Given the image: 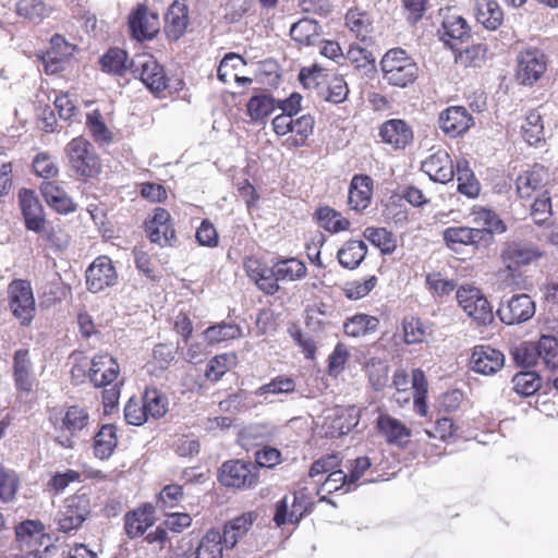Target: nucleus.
Instances as JSON below:
<instances>
[{
    "label": "nucleus",
    "mask_w": 558,
    "mask_h": 558,
    "mask_svg": "<svg viewBox=\"0 0 558 558\" xmlns=\"http://www.w3.org/2000/svg\"><path fill=\"white\" fill-rule=\"evenodd\" d=\"M539 256L537 250L526 243L522 242H512L509 243L502 251L501 257L506 267L507 278L520 277L518 274L519 269L522 266H526L535 260Z\"/></svg>",
    "instance_id": "obj_13"
},
{
    "label": "nucleus",
    "mask_w": 558,
    "mask_h": 558,
    "mask_svg": "<svg viewBox=\"0 0 558 558\" xmlns=\"http://www.w3.org/2000/svg\"><path fill=\"white\" fill-rule=\"evenodd\" d=\"M380 66L384 80L392 86L404 88L415 82L418 66L415 61L401 48L388 50Z\"/></svg>",
    "instance_id": "obj_1"
},
{
    "label": "nucleus",
    "mask_w": 558,
    "mask_h": 558,
    "mask_svg": "<svg viewBox=\"0 0 558 558\" xmlns=\"http://www.w3.org/2000/svg\"><path fill=\"white\" fill-rule=\"evenodd\" d=\"M290 505L291 517L295 524H298L305 514L312 511L313 506L311 498L303 490L293 494Z\"/></svg>",
    "instance_id": "obj_62"
},
{
    "label": "nucleus",
    "mask_w": 558,
    "mask_h": 558,
    "mask_svg": "<svg viewBox=\"0 0 558 558\" xmlns=\"http://www.w3.org/2000/svg\"><path fill=\"white\" fill-rule=\"evenodd\" d=\"M533 351L537 354L538 363L546 369H558V340L555 337L542 336Z\"/></svg>",
    "instance_id": "obj_38"
},
{
    "label": "nucleus",
    "mask_w": 558,
    "mask_h": 558,
    "mask_svg": "<svg viewBox=\"0 0 558 558\" xmlns=\"http://www.w3.org/2000/svg\"><path fill=\"white\" fill-rule=\"evenodd\" d=\"M364 236L374 246L378 247L383 254H391L396 250V240L392 233L385 228H366Z\"/></svg>",
    "instance_id": "obj_54"
},
{
    "label": "nucleus",
    "mask_w": 558,
    "mask_h": 558,
    "mask_svg": "<svg viewBox=\"0 0 558 558\" xmlns=\"http://www.w3.org/2000/svg\"><path fill=\"white\" fill-rule=\"evenodd\" d=\"M290 35L300 45L312 46L319 39V25L312 19H301L292 24Z\"/></svg>",
    "instance_id": "obj_40"
},
{
    "label": "nucleus",
    "mask_w": 558,
    "mask_h": 558,
    "mask_svg": "<svg viewBox=\"0 0 558 558\" xmlns=\"http://www.w3.org/2000/svg\"><path fill=\"white\" fill-rule=\"evenodd\" d=\"M189 25L187 5L180 0L173 1L165 17V33L173 41L180 39L186 32Z\"/></svg>",
    "instance_id": "obj_26"
},
{
    "label": "nucleus",
    "mask_w": 558,
    "mask_h": 558,
    "mask_svg": "<svg viewBox=\"0 0 558 558\" xmlns=\"http://www.w3.org/2000/svg\"><path fill=\"white\" fill-rule=\"evenodd\" d=\"M314 125L315 120L308 113L294 117L291 125L293 130L290 132L294 135L287 140V144L292 147L303 146L307 137L313 133Z\"/></svg>",
    "instance_id": "obj_44"
},
{
    "label": "nucleus",
    "mask_w": 558,
    "mask_h": 558,
    "mask_svg": "<svg viewBox=\"0 0 558 558\" xmlns=\"http://www.w3.org/2000/svg\"><path fill=\"white\" fill-rule=\"evenodd\" d=\"M53 427L57 432H66L56 437V442L63 448H73V437L83 432L89 424V414L86 409L78 405H72L66 409L64 414L58 418H51Z\"/></svg>",
    "instance_id": "obj_5"
},
{
    "label": "nucleus",
    "mask_w": 558,
    "mask_h": 558,
    "mask_svg": "<svg viewBox=\"0 0 558 558\" xmlns=\"http://www.w3.org/2000/svg\"><path fill=\"white\" fill-rule=\"evenodd\" d=\"M470 365L473 372L490 376L499 372L505 365V355L490 345H476L473 349Z\"/></svg>",
    "instance_id": "obj_15"
},
{
    "label": "nucleus",
    "mask_w": 558,
    "mask_h": 558,
    "mask_svg": "<svg viewBox=\"0 0 558 558\" xmlns=\"http://www.w3.org/2000/svg\"><path fill=\"white\" fill-rule=\"evenodd\" d=\"M130 72L140 77L153 93H160L167 88L163 68L149 53H140L130 60Z\"/></svg>",
    "instance_id": "obj_6"
},
{
    "label": "nucleus",
    "mask_w": 558,
    "mask_h": 558,
    "mask_svg": "<svg viewBox=\"0 0 558 558\" xmlns=\"http://www.w3.org/2000/svg\"><path fill=\"white\" fill-rule=\"evenodd\" d=\"M120 374L118 362L109 354H97L93 357L88 378L95 387L112 385Z\"/></svg>",
    "instance_id": "obj_19"
},
{
    "label": "nucleus",
    "mask_w": 558,
    "mask_h": 558,
    "mask_svg": "<svg viewBox=\"0 0 558 558\" xmlns=\"http://www.w3.org/2000/svg\"><path fill=\"white\" fill-rule=\"evenodd\" d=\"M377 425L380 433L390 444H407L411 436L410 429L404 424L389 415H380L377 420Z\"/></svg>",
    "instance_id": "obj_34"
},
{
    "label": "nucleus",
    "mask_w": 558,
    "mask_h": 558,
    "mask_svg": "<svg viewBox=\"0 0 558 558\" xmlns=\"http://www.w3.org/2000/svg\"><path fill=\"white\" fill-rule=\"evenodd\" d=\"M379 320L367 314H356L347 319L343 330L347 336L361 337L377 329Z\"/></svg>",
    "instance_id": "obj_43"
},
{
    "label": "nucleus",
    "mask_w": 558,
    "mask_h": 558,
    "mask_svg": "<svg viewBox=\"0 0 558 558\" xmlns=\"http://www.w3.org/2000/svg\"><path fill=\"white\" fill-rule=\"evenodd\" d=\"M245 60L236 53H227L219 63L217 76L222 83H228L231 76L236 74L240 68L245 65Z\"/></svg>",
    "instance_id": "obj_55"
},
{
    "label": "nucleus",
    "mask_w": 558,
    "mask_h": 558,
    "mask_svg": "<svg viewBox=\"0 0 558 558\" xmlns=\"http://www.w3.org/2000/svg\"><path fill=\"white\" fill-rule=\"evenodd\" d=\"M373 180L368 175H354L349 189L348 202L352 209H365L372 199Z\"/></svg>",
    "instance_id": "obj_30"
},
{
    "label": "nucleus",
    "mask_w": 558,
    "mask_h": 558,
    "mask_svg": "<svg viewBox=\"0 0 558 558\" xmlns=\"http://www.w3.org/2000/svg\"><path fill=\"white\" fill-rule=\"evenodd\" d=\"M117 445V427L112 424H106L94 437V453L101 460L108 459L112 456Z\"/></svg>",
    "instance_id": "obj_37"
},
{
    "label": "nucleus",
    "mask_w": 558,
    "mask_h": 558,
    "mask_svg": "<svg viewBox=\"0 0 558 558\" xmlns=\"http://www.w3.org/2000/svg\"><path fill=\"white\" fill-rule=\"evenodd\" d=\"M225 549L221 532L217 529H210L201 538L195 550V557L222 558Z\"/></svg>",
    "instance_id": "obj_36"
},
{
    "label": "nucleus",
    "mask_w": 558,
    "mask_h": 558,
    "mask_svg": "<svg viewBox=\"0 0 558 558\" xmlns=\"http://www.w3.org/2000/svg\"><path fill=\"white\" fill-rule=\"evenodd\" d=\"M100 65L102 71L110 74L121 75L126 71H130L128 53L120 48L109 49L108 52L100 59Z\"/></svg>",
    "instance_id": "obj_45"
},
{
    "label": "nucleus",
    "mask_w": 558,
    "mask_h": 558,
    "mask_svg": "<svg viewBox=\"0 0 558 558\" xmlns=\"http://www.w3.org/2000/svg\"><path fill=\"white\" fill-rule=\"evenodd\" d=\"M243 267L246 276L255 282L257 288L268 295H274L279 291V284L274 278L272 268L256 257H247Z\"/></svg>",
    "instance_id": "obj_21"
},
{
    "label": "nucleus",
    "mask_w": 558,
    "mask_h": 558,
    "mask_svg": "<svg viewBox=\"0 0 558 558\" xmlns=\"http://www.w3.org/2000/svg\"><path fill=\"white\" fill-rule=\"evenodd\" d=\"M9 306L21 325L28 326L35 316L36 305L31 282L13 280L8 287Z\"/></svg>",
    "instance_id": "obj_4"
},
{
    "label": "nucleus",
    "mask_w": 558,
    "mask_h": 558,
    "mask_svg": "<svg viewBox=\"0 0 558 558\" xmlns=\"http://www.w3.org/2000/svg\"><path fill=\"white\" fill-rule=\"evenodd\" d=\"M155 522L154 507L146 504L124 515L125 533L131 538L142 536Z\"/></svg>",
    "instance_id": "obj_28"
},
{
    "label": "nucleus",
    "mask_w": 558,
    "mask_h": 558,
    "mask_svg": "<svg viewBox=\"0 0 558 558\" xmlns=\"http://www.w3.org/2000/svg\"><path fill=\"white\" fill-rule=\"evenodd\" d=\"M367 246L361 240L347 241L338 251L337 258L340 265L348 269H355L365 258Z\"/></svg>",
    "instance_id": "obj_35"
},
{
    "label": "nucleus",
    "mask_w": 558,
    "mask_h": 558,
    "mask_svg": "<svg viewBox=\"0 0 558 558\" xmlns=\"http://www.w3.org/2000/svg\"><path fill=\"white\" fill-rule=\"evenodd\" d=\"M345 24L350 31L356 35V37H360L363 40L366 38L368 21L364 13L356 10H350L345 14Z\"/></svg>",
    "instance_id": "obj_64"
},
{
    "label": "nucleus",
    "mask_w": 558,
    "mask_h": 558,
    "mask_svg": "<svg viewBox=\"0 0 558 558\" xmlns=\"http://www.w3.org/2000/svg\"><path fill=\"white\" fill-rule=\"evenodd\" d=\"M474 216L475 221L483 225L481 229L489 230L493 236L495 232L501 233L506 230L504 222L490 209L481 208L474 213Z\"/></svg>",
    "instance_id": "obj_59"
},
{
    "label": "nucleus",
    "mask_w": 558,
    "mask_h": 558,
    "mask_svg": "<svg viewBox=\"0 0 558 558\" xmlns=\"http://www.w3.org/2000/svg\"><path fill=\"white\" fill-rule=\"evenodd\" d=\"M421 169L428 178L438 183H448L454 177V166L450 155L438 149L422 161Z\"/></svg>",
    "instance_id": "obj_16"
},
{
    "label": "nucleus",
    "mask_w": 558,
    "mask_h": 558,
    "mask_svg": "<svg viewBox=\"0 0 558 558\" xmlns=\"http://www.w3.org/2000/svg\"><path fill=\"white\" fill-rule=\"evenodd\" d=\"M438 123L445 134L457 137L465 133L474 121L465 107L451 106L439 114Z\"/></svg>",
    "instance_id": "obj_18"
},
{
    "label": "nucleus",
    "mask_w": 558,
    "mask_h": 558,
    "mask_svg": "<svg viewBox=\"0 0 558 558\" xmlns=\"http://www.w3.org/2000/svg\"><path fill=\"white\" fill-rule=\"evenodd\" d=\"M341 459L338 454H328L316 460L308 472L310 477L315 478L318 475L330 473L340 468Z\"/></svg>",
    "instance_id": "obj_63"
},
{
    "label": "nucleus",
    "mask_w": 558,
    "mask_h": 558,
    "mask_svg": "<svg viewBox=\"0 0 558 558\" xmlns=\"http://www.w3.org/2000/svg\"><path fill=\"white\" fill-rule=\"evenodd\" d=\"M158 16L140 4L129 16V27L133 38L138 41L151 39L158 32Z\"/></svg>",
    "instance_id": "obj_20"
},
{
    "label": "nucleus",
    "mask_w": 558,
    "mask_h": 558,
    "mask_svg": "<svg viewBox=\"0 0 558 558\" xmlns=\"http://www.w3.org/2000/svg\"><path fill=\"white\" fill-rule=\"evenodd\" d=\"M89 511V500L86 495H76L68 498L58 514L59 530L64 533L77 530L86 520Z\"/></svg>",
    "instance_id": "obj_10"
},
{
    "label": "nucleus",
    "mask_w": 558,
    "mask_h": 558,
    "mask_svg": "<svg viewBox=\"0 0 558 558\" xmlns=\"http://www.w3.org/2000/svg\"><path fill=\"white\" fill-rule=\"evenodd\" d=\"M442 235L447 246L456 252L462 246H472L475 250L486 248L494 240L489 230L469 227H449L445 229Z\"/></svg>",
    "instance_id": "obj_7"
},
{
    "label": "nucleus",
    "mask_w": 558,
    "mask_h": 558,
    "mask_svg": "<svg viewBox=\"0 0 558 558\" xmlns=\"http://www.w3.org/2000/svg\"><path fill=\"white\" fill-rule=\"evenodd\" d=\"M404 341L408 344L420 343L424 341L426 337V330L424 324L420 318L405 317L402 323Z\"/></svg>",
    "instance_id": "obj_58"
},
{
    "label": "nucleus",
    "mask_w": 558,
    "mask_h": 558,
    "mask_svg": "<svg viewBox=\"0 0 558 558\" xmlns=\"http://www.w3.org/2000/svg\"><path fill=\"white\" fill-rule=\"evenodd\" d=\"M142 400L148 417L159 418L168 411V399L166 395L156 388L146 389Z\"/></svg>",
    "instance_id": "obj_51"
},
{
    "label": "nucleus",
    "mask_w": 558,
    "mask_h": 558,
    "mask_svg": "<svg viewBox=\"0 0 558 558\" xmlns=\"http://www.w3.org/2000/svg\"><path fill=\"white\" fill-rule=\"evenodd\" d=\"M295 388V384L293 379L289 377H277L272 379L270 383L263 385L259 387L255 395L258 397L265 396L267 393L279 395V393H289L292 392Z\"/></svg>",
    "instance_id": "obj_61"
},
{
    "label": "nucleus",
    "mask_w": 558,
    "mask_h": 558,
    "mask_svg": "<svg viewBox=\"0 0 558 558\" xmlns=\"http://www.w3.org/2000/svg\"><path fill=\"white\" fill-rule=\"evenodd\" d=\"M241 336L242 330L238 325L225 322L214 326H209L204 331L205 340L209 344H216L222 341L236 339L240 338Z\"/></svg>",
    "instance_id": "obj_48"
},
{
    "label": "nucleus",
    "mask_w": 558,
    "mask_h": 558,
    "mask_svg": "<svg viewBox=\"0 0 558 558\" xmlns=\"http://www.w3.org/2000/svg\"><path fill=\"white\" fill-rule=\"evenodd\" d=\"M411 389L396 390L392 400L399 405L408 404L413 398V407L415 413L421 416H427L428 407L426 404V395L428 391V384L425 374L420 368L412 372Z\"/></svg>",
    "instance_id": "obj_9"
},
{
    "label": "nucleus",
    "mask_w": 558,
    "mask_h": 558,
    "mask_svg": "<svg viewBox=\"0 0 558 558\" xmlns=\"http://www.w3.org/2000/svg\"><path fill=\"white\" fill-rule=\"evenodd\" d=\"M549 180L547 169L534 166L531 170L521 173L517 180V192L521 198H531L534 192L541 190Z\"/></svg>",
    "instance_id": "obj_29"
},
{
    "label": "nucleus",
    "mask_w": 558,
    "mask_h": 558,
    "mask_svg": "<svg viewBox=\"0 0 558 558\" xmlns=\"http://www.w3.org/2000/svg\"><path fill=\"white\" fill-rule=\"evenodd\" d=\"M19 480L13 471L0 465V500L10 502L14 499Z\"/></svg>",
    "instance_id": "obj_56"
},
{
    "label": "nucleus",
    "mask_w": 558,
    "mask_h": 558,
    "mask_svg": "<svg viewBox=\"0 0 558 558\" xmlns=\"http://www.w3.org/2000/svg\"><path fill=\"white\" fill-rule=\"evenodd\" d=\"M274 110L275 100L267 94L255 95L246 104V112L255 123H265Z\"/></svg>",
    "instance_id": "obj_41"
},
{
    "label": "nucleus",
    "mask_w": 558,
    "mask_h": 558,
    "mask_svg": "<svg viewBox=\"0 0 558 558\" xmlns=\"http://www.w3.org/2000/svg\"><path fill=\"white\" fill-rule=\"evenodd\" d=\"M272 270L276 283L279 280L295 281L306 276L305 264L296 258L281 259L274 265Z\"/></svg>",
    "instance_id": "obj_42"
},
{
    "label": "nucleus",
    "mask_w": 558,
    "mask_h": 558,
    "mask_svg": "<svg viewBox=\"0 0 558 558\" xmlns=\"http://www.w3.org/2000/svg\"><path fill=\"white\" fill-rule=\"evenodd\" d=\"M16 12L34 24L40 23L50 14V10L43 0H20L16 3Z\"/></svg>",
    "instance_id": "obj_52"
},
{
    "label": "nucleus",
    "mask_w": 558,
    "mask_h": 558,
    "mask_svg": "<svg viewBox=\"0 0 558 558\" xmlns=\"http://www.w3.org/2000/svg\"><path fill=\"white\" fill-rule=\"evenodd\" d=\"M146 232L151 242L161 246L171 245L175 235L169 211L156 208L151 219L146 222Z\"/></svg>",
    "instance_id": "obj_22"
},
{
    "label": "nucleus",
    "mask_w": 558,
    "mask_h": 558,
    "mask_svg": "<svg viewBox=\"0 0 558 558\" xmlns=\"http://www.w3.org/2000/svg\"><path fill=\"white\" fill-rule=\"evenodd\" d=\"M535 314V304L527 294L513 295L497 310L500 320L507 325L521 324Z\"/></svg>",
    "instance_id": "obj_14"
},
{
    "label": "nucleus",
    "mask_w": 558,
    "mask_h": 558,
    "mask_svg": "<svg viewBox=\"0 0 558 558\" xmlns=\"http://www.w3.org/2000/svg\"><path fill=\"white\" fill-rule=\"evenodd\" d=\"M13 376L17 389L29 392L35 384V376L32 363L28 359V351L17 350L13 357Z\"/></svg>",
    "instance_id": "obj_31"
},
{
    "label": "nucleus",
    "mask_w": 558,
    "mask_h": 558,
    "mask_svg": "<svg viewBox=\"0 0 558 558\" xmlns=\"http://www.w3.org/2000/svg\"><path fill=\"white\" fill-rule=\"evenodd\" d=\"M454 175H457L459 193L468 196L469 198H475L478 196L481 191L480 183L473 171L469 168L466 160H460L457 162Z\"/></svg>",
    "instance_id": "obj_39"
},
{
    "label": "nucleus",
    "mask_w": 558,
    "mask_h": 558,
    "mask_svg": "<svg viewBox=\"0 0 558 558\" xmlns=\"http://www.w3.org/2000/svg\"><path fill=\"white\" fill-rule=\"evenodd\" d=\"M86 128L95 142L108 144L112 141V133L106 125L98 109H94L87 113Z\"/></svg>",
    "instance_id": "obj_50"
},
{
    "label": "nucleus",
    "mask_w": 558,
    "mask_h": 558,
    "mask_svg": "<svg viewBox=\"0 0 558 558\" xmlns=\"http://www.w3.org/2000/svg\"><path fill=\"white\" fill-rule=\"evenodd\" d=\"M117 281V270L108 256L97 257L86 270V286L88 291L93 293L112 287Z\"/></svg>",
    "instance_id": "obj_11"
},
{
    "label": "nucleus",
    "mask_w": 558,
    "mask_h": 558,
    "mask_svg": "<svg viewBox=\"0 0 558 558\" xmlns=\"http://www.w3.org/2000/svg\"><path fill=\"white\" fill-rule=\"evenodd\" d=\"M442 41L454 49L458 43L470 37V26L464 17L448 10L442 17Z\"/></svg>",
    "instance_id": "obj_23"
},
{
    "label": "nucleus",
    "mask_w": 558,
    "mask_h": 558,
    "mask_svg": "<svg viewBox=\"0 0 558 558\" xmlns=\"http://www.w3.org/2000/svg\"><path fill=\"white\" fill-rule=\"evenodd\" d=\"M255 466L240 460L225 462L220 469L219 481L226 487L250 488L257 484Z\"/></svg>",
    "instance_id": "obj_12"
},
{
    "label": "nucleus",
    "mask_w": 558,
    "mask_h": 558,
    "mask_svg": "<svg viewBox=\"0 0 558 558\" xmlns=\"http://www.w3.org/2000/svg\"><path fill=\"white\" fill-rule=\"evenodd\" d=\"M513 390L521 397L534 395L542 385L541 377L535 372H520L512 378Z\"/></svg>",
    "instance_id": "obj_53"
},
{
    "label": "nucleus",
    "mask_w": 558,
    "mask_h": 558,
    "mask_svg": "<svg viewBox=\"0 0 558 558\" xmlns=\"http://www.w3.org/2000/svg\"><path fill=\"white\" fill-rule=\"evenodd\" d=\"M317 220L322 228L331 233L344 231L350 222L342 215L330 207H322L316 211Z\"/></svg>",
    "instance_id": "obj_49"
},
{
    "label": "nucleus",
    "mask_w": 558,
    "mask_h": 558,
    "mask_svg": "<svg viewBox=\"0 0 558 558\" xmlns=\"http://www.w3.org/2000/svg\"><path fill=\"white\" fill-rule=\"evenodd\" d=\"M19 204L26 228L36 233L43 232L46 219L44 208L35 192L28 189H22L19 192Z\"/></svg>",
    "instance_id": "obj_17"
},
{
    "label": "nucleus",
    "mask_w": 558,
    "mask_h": 558,
    "mask_svg": "<svg viewBox=\"0 0 558 558\" xmlns=\"http://www.w3.org/2000/svg\"><path fill=\"white\" fill-rule=\"evenodd\" d=\"M124 417L128 424L141 426L149 418L143 400L131 398L124 407Z\"/></svg>",
    "instance_id": "obj_57"
},
{
    "label": "nucleus",
    "mask_w": 558,
    "mask_h": 558,
    "mask_svg": "<svg viewBox=\"0 0 558 558\" xmlns=\"http://www.w3.org/2000/svg\"><path fill=\"white\" fill-rule=\"evenodd\" d=\"M523 138L530 145H537L544 141V123L538 110H531L521 126Z\"/></svg>",
    "instance_id": "obj_46"
},
{
    "label": "nucleus",
    "mask_w": 558,
    "mask_h": 558,
    "mask_svg": "<svg viewBox=\"0 0 558 558\" xmlns=\"http://www.w3.org/2000/svg\"><path fill=\"white\" fill-rule=\"evenodd\" d=\"M475 16L489 31L497 29L504 21V11L496 0H476Z\"/></svg>",
    "instance_id": "obj_32"
},
{
    "label": "nucleus",
    "mask_w": 558,
    "mask_h": 558,
    "mask_svg": "<svg viewBox=\"0 0 558 558\" xmlns=\"http://www.w3.org/2000/svg\"><path fill=\"white\" fill-rule=\"evenodd\" d=\"M70 169L84 179L94 178L101 171V162L92 143L83 136L71 140L64 148Z\"/></svg>",
    "instance_id": "obj_2"
},
{
    "label": "nucleus",
    "mask_w": 558,
    "mask_h": 558,
    "mask_svg": "<svg viewBox=\"0 0 558 558\" xmlns=\"http://www.w3.org/2000/svg\"><path fill=\"white\" fill-rule=\"evenodd\" d=\"M517 61V80L523 85H532L537 82L547 68L545 53L536 48L521 51Z\"/></svg>",
    "instance_id": "obj_8"
},
{
    "label": "nucleus",
    "mask_w": 558,
    "mask_h": 558,
    "mask_svg": "<svg viewBox=\"0 0 558 558\" xmlns=\"http://www.w3.org/2000/svg\"><path fill=\"white\" fill-rule=\"evenodd\" d=\"M74 47L66 39L56 34L50 40V49L43 56V63L47 74H54L63 70V63L72 54Z\"/></svg>",
    "instance_id": "obj_24"
},
{
    "label": "nucleus",
    "mask_w": 558,
    "mask_h": 558,
    "mask_svg": "<svg viewBox=\"0 0 558 558\" xmlns=\"http://www.w3.org/2000/svg\"><path fill=\"white\" fill-rule=\"evenodd\" d=\"M487 60V47L482 44L472 45L454 56L457 64L463 68H481Z\"/></svg>",
    "instance_id": "obj_47"
},
{
    "label": "nucleus",
    "mask_w": 558,
    "mask_h": 558,
    "mask_svg": "<svg viewBox=\"0 0 558 558\" xmlns=\"http://www.w3.org/2000/svg\"><path fill=\"white\" fill-rule=\"evenodd\" d=\"M257 518V512L248 511L226 522L221 532L226 549H233L238 542L248 532Z\"/></svg>",
    "instance_id": "obj_27"
},
{
    "label": "nucleus",
    "mask_w": 558,
    "mask_h": 558,
    "mask_svg": "<svg viewBox=\"0 0 558 558\" xmlns=\"http://www.w3.org/2000/svg\"><path fill=\"white\" fill-rule=\"evenodd\" d=\"M377 278L371 276L364 280H355L348 282L344 292L345 295L351 300H359L366 296L376 286Z\"/></svg>",
    "instance_id": "obj_60"
},
{
    "label": "nucleus",
    "mask_w": 558,
    "mask_h": 558,
    "mask_svg": "<svg viewBox=\"0 0 558 558\" xmlns=\"http://www.w3.org/2000/svg\"><path fill=\"white\" fill-rule=\"evenodd\" d=\"M41 193L47 204L60 214H69L75 210V205L64 190L53 182L41 184Z\"/></svg>",
    "instance_id": "obj_33"
},
{
    "label": "nucleus",
    "mask_w": 558,
    "mask_h": 558,
    "mask_svg": "<svg viewBox=\"0 0 558 558\" xmlns=\"http://www.w3.org/2000/svg\"><path fill=\"white\" fill-rule=\"evenodd\" d=\"M379 136L384 143L391 145L396 149L405 148L413 141L412 129L405 121L400 119H391L383 123Z\"/></svg>",
    "instance_id": "obj_25"
},
{
    "label": "nucleus",
    "mask_w": 558,
    "mask_h": 558,
    "mask_svg": "<svg viewBox=\"0 0 558 558\" xmlns=\"http://www.w3.org/2000/svg\"><path fill=\"white\" fill-rule=\"evenodd\" d=\"M457 301L463 312L478 326H487L494 320L493 308L481 292L473 286H462L457 291Z\"/></svg>",
    "instance_id": "obj_3"
}]
</instances>
